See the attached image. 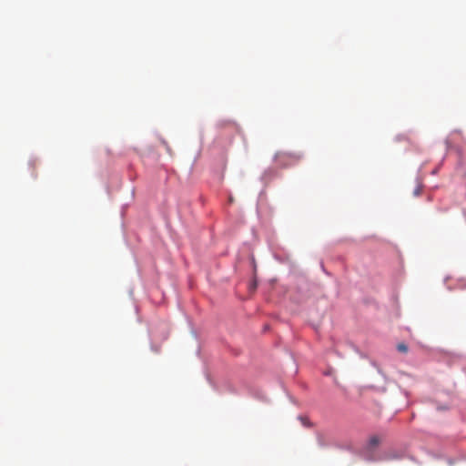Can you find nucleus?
Wrapping results in <instances>:
<instances>
[{
    "instance_id": "nucleus-1",
    "label": "nucleus",
    "mask_w": 466,
    "mask_h": 466,
    "mask_svg": "<svg viewBox=\"0 0 466 466\" xmlns=\"http://www.w3.org/2000/svg\"><path fill=\"white\" fill-rule=\"evenodd\" d=\"M300 156L289 153H278L276 155V160L282 165H287V163H293L299 160Z\"/></svg>"
},
{
    "instance_id": "nucleus-2",
    "label": "nucleus",
    "mask_w": 466,
    "mask_h": 466,
    "mask_svg": "<svg viewBox=\"0 0 466 466\" xmlns=\"http://www.w3.org/2000/svg\"><path fill=\"white\" fill-rule=\"evenodd\" d=\"M380 442V438L377 435H373L369 439V446L370 448H374L378 446Z\"/></svg>"
},
{
    "instance_id": "nucleus-3",
    "label": "nucleus",
    "mask_w": 466,
    "mask_h": 466,
    "mask_svg": "<svg viewBox=\"0 0 466 466\" xmlns=\"http://www.w3.org/2000/svg\"><path fill=\"white\" fill-rule=\"evenodd\" d=\"M397 349L400 352H404L405 353V352L408 351V347L404 343L398 344Z\"/></svg>"
},
{
    "instance_id": "nucleus-4",
    "label": "nucleus",
    "mask_w": 466,
    "mask_h": 466,
    "mask_svg": "<svg viewBox=\"0 0 466 466\" xmlns=\"http://www.w3.org/2000/svg\"><path fill=\"white\" fill-rule=\"evenodd\" d=\"M301 420H302V423L307 426V427H309L310 426V423L308 421L307 419H304V418H301Z\"/></svg>"
},
{
    "instance_id": "nucleus-5",
    "label": "nucleus",
    "mask_w": 466,
    "mask_h": 466,
    "mask_svg": "<svg viewBox=\"0 0 466 466\" xmlns=\"http://www.w3.org/2000/svg\"><path fill=\"white\" fill-rule=\"evenodd\" d=\"M420 191H421L420 187H418L414 190V195H415V196H419V195L420 194Z\"/></svg>"
}]
</instances>
